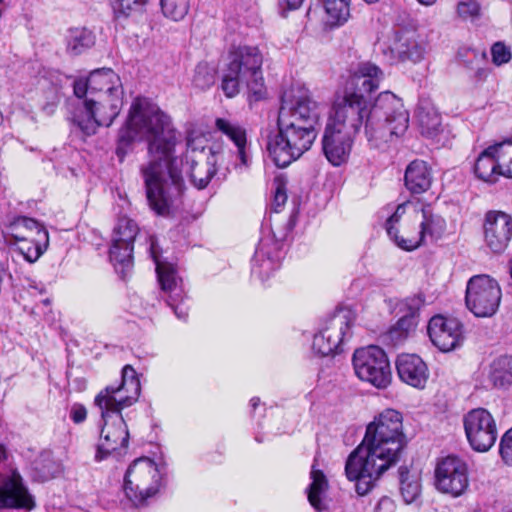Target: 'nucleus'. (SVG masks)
I'll list each match as a JSON object with an SVG mask.
<instances>
[{
  "label": "nucleus",
  "mask_w": 512,
  "mask_h": 512,
  "mask_svg": "<svg viewBox=\"0 0 512 512\" xmlns=\"http://www.w3.org/2000/svg\"><path fill=\"white\" fill-rule=\"evenodd\" d=\"M5 458V447L0 444V463ZM34 506V499L17 471L0 474V512H10L11 510L29 511Z\"/></svg>",
  "instance_id": "nucleus-15"
},
{
  "label": "nucleus",
  "mask_w": 512,
  "mask_h": 512,
  "mask_svg": "<svg viewBox=\"0 0 512 512\" xmlns=\"http://www.w3.org/2000/svg\"><path fill=\"white\" fill-rule=\"evenodd\" d=\"M127 147H128V117L126 118L125 122L123 123V125L120 129L119 143H118V147L116 149V154L119 157L120 161L124 160L126 153H127Z\"/></svg>",
  "instance_id": "nucleus-51"
},
{
  "label": "nucleus",
  "mask_w": 512,
  "mask_h": 512,
  "mask_svg": "<svg viewBox=\"0 0 512 512\" xmlns=\"http://www.w3.org/2000/svg\"><path fill=\"white\" fill-rule=\"evenodd\" d=\"M437 0H418V2L425 6L433 5Z\"/></svg>",
  "instance_id": "nucleus-59"
},
{
  "label": "nucleus",
  "mask_w": 512,
  "mask_h": 512,
  "mask_svg": "<svg viewBox=\"0 0 512 512\" xmlns=\"http://www.w3.org/2000/svg\"><path fill=\"white\" fill-rule=\"evenodd\" d=\"M74 94L78 98L85 97L87 98H95L94 95H90V81L89 77L86 79L80 78L74 81L73 85Z\"/></svg>",
  "instance_id": "nucleus-52"
},
{
  "label": "nucleus",
  "mask_w": 512,
  "mask_h": 512,
  "mask_svg": "<svg viewBox=\"0 0 512 512\" xmlns=\"http://www.w3.org/2000/svg\"><path fill=\"white\" fill-rule=\"evenodd\" d=\"M435 477L437 489L452 496H460L469 485L466 462L453 455L438 462Z\"/></svg>",
  "instance_id": "nucleus-17"
},
{
  "label": "nucleus",
  "mask_w": 512,
  "mask_h": 512,
  "mask_svg": "<svg viewBox=\"0 0 512 512\" xmlns=\"http://www.w3.org/2000/svg\"><path fill=\"white\" fill-rule=\"evenodd\" d=\"M399 378L404 383L418 389L425 387L429 377L426 363L416 354H401L396 360Z\"/></svg>",
  "instance_id": "nucleus-23"
},
{
  "label": "nucleus",
  "mask_w": 512,
  "mask_h": 512,
  "mask_svg": "<svg viewBox=\"0 0 512 512\" xmlns=\"http://www.w3.org/2000/svg\"><path fill=\"white\" fill-rule=\"evenodd\" d=\"M322 2L331 25H341L348 20L350 0H322Z\"/></svg>",
  "instance_id": "nucleus-36"
},
{
  "label": "nucleus",
  "mask_w": 512,
  "mask_h": 512,
  "mask_svg": "<svg viewBox=\"0 0 512 512\" xmlns=\"http://www.w3.org/2000/svg\"><path fill=\"white\" fill-rule=\"evenodd\" d=\"M383 77L382 71L372 63H362L353 74L351 81L354 91L364 96V93L370 94L379 88Z\"/></svg>",
  "instance_id": "nucleus-27"
},
{
  "label": "nucleus",
  "mask_w": 512,
  "mask_h": 512,
  "mask_svg": "<svg viewBox=\"0 0 512 512\" xmlns=\"http://www.w3.org/2000/svg\"><path fill=\"white\" fill-rule=\"evenodd\" d=\"M186 173L198 189L205 188L216 174L219 153L208 146L207 138L196 132L187 135Z\"/></svg>",
  "instance_id": "nucleus-9"
},
{
  "label": "nucleus",
  "mask_w": 512,
  "mask_h": 512,
  "mask_svg": "<svg viewBox=\"0 0 512 512\" xmlns=\"http://www.w3.org/2000/svg\"><path fill=\"white\" fill-rule=\"evenodd\" d=\"M127 371L128 365L123 366L121 383L118 386H107L94 399V404L99 408L104 422L101 437L107 443L118 441L121 443L120 450L110 444H100L95 455L97 461L103 460L107 455H112L117 460L126 455L128 428L122 410L128 406V394L124 390Z\"/></svg>",
  "instance_id": "nucleus-6"
},
{
  "label": "nucleus",
  "mask_w": 512,
  "mask_h": 512,
  "mask_svg": "<svg viewBox=\"0 0 512 512\" xmlns=\"http://www.w3.org/2000/svg\"><path fill=\"white\" fill-rule=\"evenodd\" d=\"M474 173L483 182L490 184L497 182L501 175L493 145H490L479 154L474 164Z\"/></svg>",
  "instance_id": "nucleus-28"
},
{
  "label": "nucleus",
  "mask_w": 512,
  "mask_h": 512,
  "mask_svg": "<svg viewBox=\"0 0 512 512\" xmlns=\"http://www.w3.org/2000/svg\"><path fill=\"white\" fill-rule=\"evenodd\" d=\"M136 481L135 500L136 508L149 505L166 485V463H156L150 457L141 456L130 463V476Z\"/></svg>",
  "instance_id": "nucleus-10"
},
{
  "label": "nucleus",
  "mask_w": 512,
  "mask_h": 512,
  "mask_svg": "<svg viewBox=\"0 0 512 512\" xmlns=\"http://www.w3.org/2000/svg\"><path fill=\"white\" fill-rule=\"evenodd\" d=\"M215 69L206 62L197 64L194 70L192 83L194 87L200 90L210 88L215 82Z\"/></svg>",
  "instance_id": "nucleus-39"
},
{
  "label": "nucleus",
  "mask_w": 512,
  "mask_h": 512,
  "mask_svg": "<svg viewBox=\"0 0 512 512\" xmlns=\"http://www.w3.org/2000/svg\"><path fill=\"white\" fill-rule=\"evenodd\" d=\"M457 13L463 19L474 20L480 15V5L475 0L461 1L457 5Z\"/></svg>",
  "instance_id": "nucleus-45"
},
{
  "label": "nucleus",
  "mask_w": 512,
  "mask_h": 512,
  "mask_svg": "<svg viewBox=\"0 0 512 512\" xmlns=\"http://www.w3.org/2000/svg\"><path fill=\"white\" fill-rule=\"evenodd\" d=\"M11 235L14 239L29 238L33 232L36 235L43 236V232H47L45 227L33 218L19 216L10 224Z\"/></svg>",
  "instance_id": "nucleus-34"
},
{
  "label": "nucleus",
  "mask_w": 512,
  "mask_h": 512,
  "mask_svg": "<svg viewBox=\"0 0 512 512\" xmlns=\"http://www.w3.org/2000/svg\"><path fill=\"white\" fill-rule=\"evenodd\" d=\"M311 483L307 489L308 501L311 506L318 512L327 510L326 492L328 489V481L325 474L316 469L315 465L312 466L311 472Z\"/></svg>",
  "instance_id": "nucleus-29"
},
{
  "label": "nucleus",
  "mask_w": 512,
  "mask_h": 512,
  "mask_svg": "<svg viewBox=\"0 0 512 512\" xmlns=\"http://www.w3.org/2000/svg\"><path fill=\"white\" fill-rule=\"evenodd\" d=\"M146 140L151 157L143 169L147 199L159 215L170 213L184 190L182 170L173 156L177 144L171 118L147 98L137 97L130 107V142Z\"/></svg>",
  "instance_id": "nucleus-1"
},
{
  "label": "nucleus",
  "mask_w": 512,
  "mask_h": 512,
  "mask_svg": "<svg viewBox=\"0 0 512 512\" xmlns=\"http://www.w3.org/2000/svg\"><path fill=\"white\" fill-rule=\"evenodd\" d=\"M15 240L19 243V252L30 263L38 260L49 245L48 232H43V236H39L37 239L23 238Z\"/></svg>",
  "instance_id": "nucleus-33"
},
{
  "label": "nucleus",
  "mask_w": 512,
  "mask_h": 512,
  "mask_svg": "<svg viewBox=\"0 0 512 512\" xmlns=\"http://www.w3.org/2000/svg\"><path fill=\"white\" fill-rule=\"evenodd\" d=\"M464 429L467 440L473 450L486 452L497 439L496 422L489 411L477 408L464 416Z\"/></svg>",
  "instance_id": "nucleus-16"
},
{
  "label": "nucleus",
  "mask_w": 512,
  "mask_h": 512,
  "mask_svg": "<svg viewBox=\"0 0 512 512\" xmlns=\"http://www.w3.org/2000/svg\"><path fill=\"white\" fill-rule=\"evenodd\" d=\"M354 315L348 309H339L327 317L314 335L312 349L321 356H329L342 351L341 347L351 336Z\"/></svg>",
  "instance_id": "nucleus-11"
},
{
  "label": "nucleus",
  "mask_w": 512,
  "mask_h": 512,
  "mask_svg": "<svg viewBox=\"0 0 512 512\" xmlns=\"http://www.w3.org/2000/svg\"><path fill=\"white\" fill-rule=\"evenodd\" d=\"M87 417V410L84 405L74 403L70 409V418L75 424H80L85 421Z\"/></svg>",
  "instance_id": "nucleus-53"
},
{
  "label": "nucleus",
  "mask_w": 512,
  "mask_h": 512,
  "mask_svg": "<svg viewBox=\"0 0 512 512\" xmlns=\"http://www.w3.org/2000/svg\"><path fill=\"white\" fill-rule=\"evenodd\" d=\"M109 261L121 279L126 278L128 268V218L120 216L111 234Z\"/></svg>",
  "instance_id": "nucleus-21"
},
{
  "label": "nucleus",
  "mask_w": 512,
  "mask_h": 512,
  "mask_svg": "<svg viewBox=\"0 0 512 512\" xmlns=\"http://www.w3.org/2000/svg\"><path fill=\"white\" fill-rule=\"evenodd\" d=\"M4 2V0H0V4H2Z\"/></svg>",
  "instance_id": "nucleus-63"
},
{
  "label": "nucleus",
  "mask_w": 512,
  "mask_h": 512,
  "mask_svg": "<svg viewBox=\"0 0 512 512\" xmlns=\"http://www.w3.org/2000/svg\"><path fill=\"white\" fill-rule=\"evenodd\" d=\"M395 503L394 501L387 496H383L378 501L375 511L376 512H395Z\"/></svg>",
  "instance_id": "nucleus-55"
},
{
  "label": "nucleus",
  "mask_w": 512,
  "mask_h": 512,
  "mask_svg": "<svg viewBox=\"0 0 512 512\" xmlns=\"http://www.w3.org/2000/svg\"><path fill=\"white\" fill-rule=\"evenodd\" d=\"M354 135L327 125L322 139L325 157L333 166L345 163L351 153Z\"/></svg>",
  "instance_id": "nucleus-20"
},
{
  "label": "nucleus",
  "mask_w": 512,
  "mask_h": 512,
  "mask_svg": "<svg viewBox=\"0 0 512 512\" xmlns=\"http://www.w3.org/2000/svg\"><path fill=\"white\" fill-rule=\"evenodd\" d=\"M67 50L73 55H79L95 43L94 34L86 28H72L66 36Z\"/></svg>",
  "instance_id": "nucleus-32"
},
{
  "label": "nucleus",
  "mask_w": 512,
  "mask_h": 512,
  "mask_svg": "<svg viewBox=\"0 0 512 512\" xmlns=\"http://www.w3.org/2000/svg\"><path fill=\"white\" fill-rule=\"evenodd\" d=\"M491 57L492 63L499 67L511 61L512 52L505 43L498 41L491 47Z\"/></svg>",
  "instance_id": "nucleus-44"
},
{
  "label": "nucleus",
  "mask_w": 512,
  "mask_h": 512,
  "mask_svg": "<svg viewBox=\"0 0 512 512\" xmlns=\"http://www.w3.org/2000/svg\"><path fill=\"white\" fill-rule=\"evenodd\" d=\"M259 402H260L259 398H252L250 400V405L253 409H256V407L259 405Z\"/></svg>",
  "instance_id": "nucleus-60"
},
{
  "label": "nucleus",
  "mask_w": 512,
  "mask_h": 512,
  "mask_svg": "<svg viewBox=\"0 0 512 512\" xmlns=\"http://www.w3.org/2000/svg\"><path fill=\"white\" fill-rule=\"evenodd\" d=\"M164 17L173 21L184 19L190 8V0H159Z\"/></svg>",
  "instance_id": "nucleus-38"
},
{
  "label": "nucleus",
  "mask_w": 512,
  "mask_h": 512,
  "mask_svg": "<svg viewBox=\"0 0 512 512\" xmlns=\"http://www.w3.org/2000/svg\"><path fill=\"white\" fill-rule=\"evenodd\" d=\"M279 268V263L274 261L270 257H265L261 253L257 252L254 264L252 266V272L257 275L262 281L267 280L270 275Z\"/></svg>",
  "instance_id": "nucleus-41"
},
{
  "label": "nucleus",
  "mask_w": 512,
  "mask_h": 512,
  "mask_svg": "<svg viewBox=\"0 0 512 512\" xmlns=\"http://www.w3.org/2000/svg\"><path fill=\"white\" fill-rule=\"evenodd\" d=\"M499 453L502 461L506 465L512 466V427L501 437Z\"/></svg>",
  "instance_id": "nucleus-46"
},
{
  "label": "nucleus",
  "mask_w": 512,
  "mask_h": 512,
  "mask_svg": "<svg viewBox=\"0 0 512 512\" xmlns=\"http://www.w3.org/2000/svg\"><path fill=\"white\" fill-rule=\"evenodd\" d=\"M424 306V298L421 295H414L404 299L399 304V313L403 316L413 317L418 320L421 308Z\"/></svg>",
  "instance_id": "nucleus-43"
},
{
  "label": "nucleus",
  "mask_w": 512,
  "mask_h": 512,
  "mask_svg": "<svg viewBox=\"0 0 512 512\" xmlns=\"http://www.w3.org/2000/svg\"><path fill=\"white\" fill-rule=\"evenodd\" d=\"M489 378L495 387L512 384V356H501L490 366Z\"/></svg>",
  "instance_id": "nucleus-31"
},
{
  "label": "nucleus",
  "mask_w": 512,
  "mask_h": 512,
  "mask_svg": "<svg viewBox=\"0 0 512 512\" xmlns=\"http://www.w3.org/2000/svg\"><path fill=\"white\" fill-rule=\"evenodd\" d=\"M400 493L406 504L415 502L421 494V484L417 475H411L405 467L399 469Z\"/></svg>",
  "instance_id": "nucleus-35"
},
{
  "label": "nucleus",
  "mask_w": 512,
  "mask_h": 512,
  "mask_svg": "<svg viewBox=\"0 0 512 512\" xmlns=\"http://www.w3.org/2000/svg\"><path fill=\"white\" fill-rule=\"evenodd\" d=\"M500 175L512 178V140L493 145Z\"/></svg>",
  "instance_id": "nucleus-37"
},
{
  "label": "nucleus",
  "mask_w": 512,
  "mask_h": 512,
  "mask_svg": "<svg viewBox=\"0 0 512 512\" xmlns=\"http://www.w3.org/2000/svg\"><path fill=\"white\" fill-rule=\"evenodd\" d=\"M277 125L278 133L269 138L267 151L277 167L285 168L310 150L317 138V129L280 119Z\"/></svg>",
  "instance_id": "nucleus-7"
},
{
  "label": "nucleus",
  "mask_w": 512,
  "mask_h": 512,
  "mask_svg": "<svg viewBox=\"0 0 512 512\" xmlns=\"http://www.w3.org/2000/svg\"><path fill=\"white\" fill-rule=\"evenodd\" d=\"M151 256L156 265V273L161 290L169 295L179 297L181 294L179 286V277L175 267L169 263H163L159 260L158 246L152 241L150 245Z\"/></svg>",
  "instance_id": "nucleus-26"
},
{
  "label": "nucleus",
  "mask_w": 512,
  "mask_h": 512,
  "mask_svg": "<svg viewBox=\"0 0 512 512\" xmlns=\"http://www.w3.org/2000/svg\"><path fill=\"white\" fill-rule=\"evenodd\" d=\"M151 0H130V17L139 16V20H148L147 9Z\"/></svg>",
  "instance_id": "nucleus-50"
},
{
  "label": "nucleus",
  "mask_w": 512,
  "mask_h": 512,
  "mask_svg": "<svg viewBox=\"0 0 512 512\" xmlns=\"http://www.w3.org/2000/svg\"><path fill=\"white\" fill-rule=\"evenodd\" d=\"M245 85L249 91V81L242 79L240 75L233 74L228 67L223 74L222 90L228 98L235 97L240 92V86Z\"/></svg>",
  "instance_id": "nucleus-40"
},
{
  "label": "nucleus",
  "mask_w": 512,
  "mask_h": 512,
  "mask_svg": "<svg viewBox=\"0 0 512 512\" xmlns=\"http://www.w3.org/2000/svg\"><path fill=\"white\" fill-rule=\"evenodd\" d=\"M288 9L295 10L301 7L304 0H281Z\"/></svg>",
  "instance_id": "nucleus-57"
},
{
  "label": "nucleus",
  "mask_w": 512,
  "mask_h": 512,
  "mask_svg": "<svg viewBox=\"0 0 512 512\" xmlns=\"http://www.w3.org/2000/svg\"><path fill=\"white\" fill-rule=\"evenodd\" d=\"M90 95L84 100L85 116L76 115L74 123L85 135L95 134L99 126H110L123 106L124 89L112 69L101 68L89 74Z\"/></svg>",
  "instance_id": "nucleus-5"
},
{
  "label": "nucleus",
  "mask_w": 512,
  "mask_h": 512,
  "mask_svg": "<svg viewBox=\"0 0 512 512\" xmlns=\"http://www.w3.org/2000/svg\"><path fill=\"white\" fill-rule=\"evenodd\" d=\"M263 54L257 46L238 45L230 48L227 67L234 74L249 81V102L266 97L262 73Z\"/></svg>",
  "instance_id": "nucleus-8"
},
{
  "label": "nucleus",
  "mask_w": 512,
  "mask_h": 512,
  "mask_svg": "<svg viewBox=\"0 0 512 512\" xmlns=\"http://www.w3.org/2000/svg\"><path fill=\"white\" fill-rule=\"evenodd\" d=\"M166 302L174 310L178 319L183 321L187 319L188 307L183 303L181 295L179 297L169 295Z\"/></svg>",
  "instance_id": "nucleus-49"
},
{
  "label": "nucleus",
  "mask_w": 512,
  "mask_h": 512,
  "mask_svg": "<svg viewBox=\"0 0 512 512\" xmlns=\"http://www.w3.org/2000/svg\"><path fill=\"white\" fill-rule=\"evenodd\" d=\"M364 119L367 140L375 148L404 135L409 126L408 111L402 100L390 91L380 93L371 107L363 95L346 92L334 104V114L327 125L355 135Z\"/></svg>",
  "instance_id": "nucleus-3"
},
{
  "label": "nucleus",
  "mask_w": 512,
  "mask_h": 512,
  "mask_svg": "<svg viewBox=\"0 0 512 512\" xmlns=\"http://www.w3.org/2000/svg\"><path fill=\"white\" fill-rule=\"evenodd\" d=\"M52 476H53V475H52V473H51V472H50V470L48 469L47 471H44V472H43L42 479H43V480H46V479H48V478H50V477H52Z\"/></svg>",
  "instance_id": "nucleus-61"
},
{
  "label": "nucleus",
  "mask_w": 512,
  "mask_h": 512,
  "mask_svg": "<svg viewBox=\"0 0 512 512\" xmlns=\"http://www.w3.org/2000/svg\"><path fill=\"white\" fill-rule=\"evenodd\" d=\"M130 372L132 375H130V385L134 386V394L135 396L130 395V405L132 404V401L136 402L140 396L141 393V381H140V375L136 373V371L133 369L132 366H130Z\"/></svg>",
  "instance_id": "nucleus-54"
},
{
  "label": "nucleus",
  "mask_w": 512,
  "mask_h": 512,
  "mask_svg": "<svg viewBox=\"0 0 512 512\" xmlns=\"http://www.w3.org/2000/svg\"><path fill=\"white\" fill-rule=\"evenodd\" d=\"M274 197H273V206L274 210L277 212L279 208H281L287 201V192H286V182L283 177H276L274 180Z\"/></svg>",
  "instance_id": "nucleus-47"
},
{
  "label": "nucleus",
  "mask_w": 512,
  "mask_h": 512,
  "mask_svg": "<svg viewBox=\"0 0 512 512\" xmlns=\"http://www.w3.org/2000/svg\"><path fill=\"white\" fill-rule=\"evenodd\" d=\"M502 293L496 280L489 275H475L466 286L465 303L476 317H490L500 305Z\"/></svg>",
  "instance_id": "nucleus-14"
},
{
  "label": "nucleus",
  "mask_w": 512,
  "mask_h": 512,
  "mask_svg": "<svg viewBox=\"0 0 512 512\" xmlns=\"http://www.w3.org/2000/svg\"><path fill=\"white\" fill-rule=\"evenodd\" d=\"M125 0H114L111 4L113 15H114V21L116 26L122 27L124 30L126 27L128 14L126 12V9L128 6L124 5Z\"/></svg>",
  "instance_id": "nucleus-48"
},
{
  "label": "nucleus",
  "mask_w": 512,
  "mask_h": 512,
  "mask_svg": "<svg viewBox=\"0 0 512 512\" xmlns=\"http://www.w3.org/2000/svg\"><path fill=\"white\" fill-rule=\"evenodd\" d=\"M425 47L418 40V36L413 31H403L396 35L393 44L388 47L385 54L389 53V61L411 60L417 62L423 58Z\"/></svg>",
  "instance_id": "nucleus-22"
},
{
  "label": "nucleus",
  "mask_w": 512,
  "mask_h": 512,
  "mask_svg": "<svg viewBox=\"0 0 512 512\" xmlns=\"http://www.w3.org/2000/svg\"><path fill=\"white\" fill-rule=\"evenodd\" d=\"M118 196H119V198H121V199H122V194H121V192H120V191H118Z\"/></svg>",
  "instance_id": "nucleus-62"
},
{
  "label": "nucleus",
  "mask_w": 512,
  "mask_h": 512,
  "mask_svg": "<svg viewBox=\"0 0 512 512\" xmlns=\"http://www.w3.org/2000/svg\"><path fill=\"white\" fill-rule=\"evenodd\" d=\"M322 104L305 87L293 88L282 96L278 119L301 125H318Z\"/></svg>",
  "instance_id": "nucleus-13"
},
{
  "label": "nucleus",
  "mask_w": 512,
  "mask_h": 512,
  "mask_svg": "<svg viewBox=\"0 0 512 512\" xmlns=\"http://www.w3.org/2000/svg\"><path fill=\"white\" fill-rule=\"evenodd\" d=\"M417 324L418 320L415 318L401 315L396 324L391 328L390 334L393 338L404 339L415 330Z\"/></svg>",
  "instance_id": "nucleus-42"
},
{
  "label": "nucleus",
  "mask_w": 512,
  "mask_h": 512,
  "mask_svg": "<svg viewBox=\"0 0 512 512\" xmlns=\"http://www.w3.org/2000/svg\"><path fill=\"white\" fill-rule=\"evenodd\" d=\"M404 181L411 193L421 194L431 187V169L425 161L414 160L406 168Z\"/></svg>",
  "instance_id": "nucleus-25"
},
{
  "label": "nucleus",
  "mask_w": 512,
  "mask_h": 512,
  "mask_svg": "<svg viewBox=\"0 0 512 512\" xmlns=\"http://www.w3.org/2000/svg\"><path fill=\"white\" fill-rule=\"evenodd\" d=\"M217 131L225 135L236 147V156L242 166L249 164L248 142L246 129L236 121L226 118L215 120Z\"/></svg>",
  "instance_id": "nucleus-24"
},
{
  "label": "nucleus",
  "mask_w": 512,
  "mask_h": 512,
  "mask_svg": "<svg viewBox=\"0 0 512 512\" xmlns=\"http://www.w3.org/2000/svg\"><path fill=\"white\" fill-rule=\"evenodd\" d=\"M483 230L486 246L494 253H501L512 239V216L502 211H489Z\"/></svg>",
  "instance_id": "nucleus-19"
},
{
  "label": "nucleus",
  "mask_w": 512,
  "mask_h": 512,
  "mask_svg": "<svg viewBox=\"0 0 512 512\" xmlns=\"http://www.w3.org/2000/svg\"><path fill=\"white\" fill-rule=\"evenodd\" d=\"M428 335L441 351L449 352L463 342V325L456 318L436 315L428 323Z\"/></svg>",
  "instance_id": "nucleus-18"
},
{
  "label": "nucleus",
  "mask_w": 512,
  "mask_h": 512,
  "mask_svg": "<svg viewBox=\"0 0 512 512\" xmlns=\"http://www.w3.org/2000/svg\"><path fill=\"white\" fill-rule=\"evenodd\" d=\"M356 376L378 389L387 388L392 380L388 357L378 346L370 345L356 349L352 357Z\"/></svg>",
  "instance_id": "nucleus-12"
},
{
  "label": "nucleus",
  "mask_w": 512,
  "mask_h": 512,
  "mask_svg": "<svg viewBox=\"0 0 512 512\" xmlns=\"http://www.w3.org/2000/svg\"><path fill=\"white\" fill-rule=\"evenodd\" d=\"M489 73L490 70L488 68L480 67L475 71L474 77L478 81H484L487 79Z\"/></svg>",
  "instance_id": "nucleus-56"
},
{
  "label": "nucleus",
  "mask_w": 512,
  "mask_h": 512,
  "mask_svg": "<svg viewBox=\"0 0 512 512\" xmlns=\"http://www.w3.org/2000/svg\"><path fill=\"white\" fill-rule=\"evenodd\" d=\"M417 118L422 135L434 138L441 131V116L437 109L427 100L419 103Z\"/></svg>",
  "instance_id": "nucleus-30"
},
{
  "label": "nucleus",
  "mask_w": 512,
  "mask_h": 512,
  "mask_svg": "<svg viewBox=\"0 0 512 512\" xmlns=\"http://www.w3.org/2000/svg\"><path fill=\"white\" fill-rule=\"evenodd\" d=\"M389 238L402 250L413 251L425 244L427 238L437 241L445 233V219L429 205L404 202L385 224Z\"/></svg>",
  "instance_id": "nucleus-4"
},
{
  "label": "nucleus",
  "mask_w": 512,
  "mask_h": 512,
  "mask_svg": "<svg viewBox=\"0 0 512 512\" xmlns=\"http://www.w3.org/2000/svg\"><path fill=\"white\" fill-rule=\"evenodd\" d=\"M128 487V469L123 474V489L126 491Z\"/></svg>",
  "instance_id": "nucleus-58"
},
{
  "label": "nucleus",
  "mask_w": 512,
  "mask_h": 512,
  "mask_svg": "<svg viewBox=\"0 0 512 512\" xmlns=\"http://www.w3.org/2000/svg\"><path fill=\"white\" fill-rule=\"evenodd\" d=\"M402 416L386 409L371 422L361 444L353 450L345 464V474L355 481L356 492L369 493L380 477L394 466L406 446Z\"/></svg>",
  "instance_id": "nucleus-2"
}]
</instances>
